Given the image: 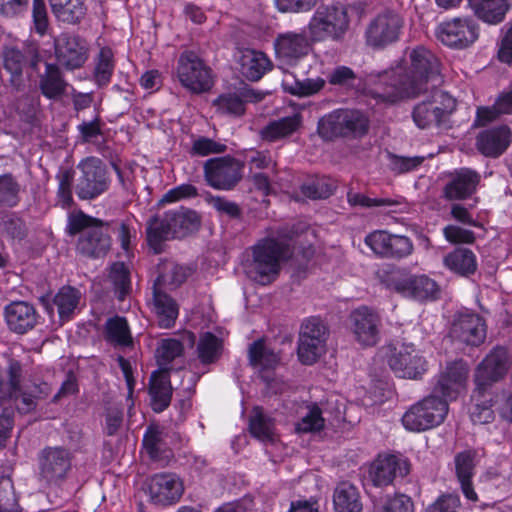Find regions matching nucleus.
Wrapping results in <instances>:
<instances>
[{"mask_svg":"<svg viewBox=\"0 0 512 512\" xmlns=\"http://www.w3.org/2000/svg\"><path fill=\"white\" fill-rule=\"evenodd\" d=\"M382 350L389 367L398 377L418 379L427 370V361L413 344L391 343Z\"/></svg>","mask_w":512,"mask_h":512,"instance_id":"9b49d317","label":"nucleus"},{"mask_svg":"<svg viewBox=\"0 0 512 512\" xmlns=\"http://www.w3.org/2000/svg\"><path fill=\"white\" fill-rule=\"evenodd\" d=\"M349 327L359 345L372 347L380 339L381 317L377 311L361 306L350 313Z\"/></svg>","mask_w":512,"mask_h":512,"instance_id":"a211bd4d","label":"nucleus"},{"mask_svg":"<svg viewBox=\"0 0 512 512\" xmlns=\"http://www.w3.org/2000/svg\"><path fill=\"white\" fill-rule=\"evenodd\" d=\"M325 419L322 417V411L317 405L310 407L307 415L297 424L299 432L319 431L324 427Z\"/></svg>","mask_w":512,"mask_h":512,"instance_id":"774afa93","label":"nucleus"},{"mask_svg":"<svg viewBox=\"0 0 512 512\" xmlns=\"http://www.w3.org/2000/svg\"><path fill=\"white\" fill-rule=\"evenodd\" d=\"M183 353V344L181 341L173 338H167L160 341L156 350L157 361L160 366L171 363L175 358Z\"/></svg>","mask_w":512,"mask_h":512,"instance_id":"bf43d9fd","label":"nucleus"},{"mask_svg":"<svg viewBox=\"0 0 512 512\" xmlns=\"http://www.w3.org/2000/svg\"><path fill=\"white\" fill-rule=\"evenodd\" d=\"M243 165L231 156L208 159L203 165L206 183L222 191L232 190L242 179Z\"/></svg>","mask_w":512,"mask_h":512,"instance_id":"dca6fc26","label":"nucleus"},{"mask_svg":"<svg viewBox=\"0 0 512 512\" xmlns=\"http://www.w3.org/2000/svg\"><path fill=\"white\" fill-rule=\"evenodd\" d=\"M409 460L396 454L379 455L370 469L371 481L375 486L385 487L398 478H404L410 472Z\"/></svg>","mask_w":512,"mask_h":512,"instance_id":"4be33fe9","label":"nucleus"},{"mask_svg":"<svg viewBox=\"0 0 512 512\" xmlns=\"http://www.w3.org/2000/svg\"><path fill=\"white\" fill-rule=\"evenodd\" d=\"M512 114V84L503 91L491 107H479L475 120L476 126H485L501 115Z\"/></svg>","mask_w":512,"mask_h":512,"instance_id":"79ce46f5","label":"nucleus"},{"mask_svg":"<svg viewBox=\"0 0 512 512\" xmlns=\"http://www.w3.org/2000/svg\"><path fill=\"white\" fill-rule=\"evenodd\" d=\"M295 231L287 226L271 230L250 248V256L243 263L246 276L260 284L270 285L279 277L282 264L293 255L291 244Z\"/></svg>","mask_w":512,"mask_h":512,"instance_id":"f03ea898","label":"nucleus"},{"mask_svg":"<svg viewBox=\"0 0 512 512\" xmlns=\"http://www.w3.org/2000/svg\"><path fill=\"white\" fill-rule=\"evenodd\" d=\"M475 15L482 21L496 25L501 23L509 10L507 0H468Z\"/></svg>","mask_w":512,"mask_h":512,"instance_id":"ea45409f","label":"nucleus"},{"mask_svg":"<svg viewBox=\"0 0 512 512\" xmlns=\"http://www.w3.org/2000/svg\"><path fill=\"white\" fill-rule=\"evenodd\" d=\"M166 212L175 238L186 237L200 228L201 216L192 209L180 207Z\"/></svg>","mask_w":512,"mask_h":512,"instance_id":"e433bc0d","label":"nucleus"},{"mask_svg":"<svg viewBox=\"0 0 512 512\" xmlns=\"http://www.w3.org/2000/svg\"><path fill=\"white\" fill-rule=\"evenodd\" d=\"M381 282L399 295L420 302L436 300L440 294V287L435 280L425 274H413L404 268L384 271Z\"/></svg>","mask_w":512,"mask_h":512,"instance_id":"20e7f679","label":"nucleus"},{"mask_svg":"<svg viewBox=\"0 0 512 512\" xmlns=\"http://www.w3.org/2000/svg\"><path fill=\"white\" fill-rule=\"evenodd\" d=\"M205 201L213 207L220 215L228 216L229 218H239L242 214L240 206L231 200L222 196H214L207 193Z\"/></svg>","mask_w":512,"mask_h":512,"instance_id":"680f3d73","label":"nucleus"},{"mask_svg":"<svg viewBox=\"0 0 512 512\" xmlns=\"http://www.w3.org/2000/svg\"><path fill=\"white\" fill-rule=\"evenodd\" d=\"M73 453L62 446H48L39 453V474L49 485L59 486L72 471Z\"/></svg>","mask_w":512,"mask_h":512,"instance_id":"2eb2a0df","label":"nucleus"},{"mask_svg":"<svg viewBox=\"0 0 512 512\" xmlns=\"http://www.w3.org/2000/svg\"><path fill=\"white\" fill-rule=\"evenodd\" d=\"M4 68L10 74V84L17 90L23 91L27 84L24 71L39 73V65L44 57L38 43L26 42L22 48H7L3 55Z\"/></svg>","mask_w":512,"mask_h":512,"instance_id":"423d86ee","label":"nucleus"},{"mask_svg":"<svg viewBox=\"0 0 512 512\" xmlns=\"http://www.w3.org/2000/svg\"><path fill=\"white\" fill-rule=\"evenodd\" d=\"M147 490L150 500L157 505H171L179 501L184 487L174 473H158L149 478Z\"/></svg>","mask_w":512,"mask_h":512,"instance_id":"5701e85b","label":"nucleus"},{"mask_svg":"<svg viewBox=\"0 0 512 512\" xmlns=\"http://www.w3.org/2000/svg\"><path fill=\"white\" fill-rule=\"evenodd\" d=\"M469 371L468 363L462 359L448 363L439 374L432 393L446 401L455 399L466 388Z\"/></svg>","mask_w":512,"mask_h":512,"instance_id":"412c9836","label":"nucleus"},{"mask_svg":"<svg viewBox=\"0 0 512 512\" xmlns=\"http://www.w3.org/2000/svg\"><path fill=\"white\" fill-rule=\"evenodd\" d=\"M404 26L403 17L392 10L376 15L365 30L366 44L374 49H383L398 41Z\"/></svg>","mask_w":512,"mask_h":512,"instance_id":"4468645a","label":"nucleus"},{"mask_svg":"<svg viewBox=\"0 0 512 512\" xmlns=\"http://www.w3.org/2000/svg\"><path fill=\"white\" fill-rule=\"evenodd\" d=\"M0 512H19V503L9 476L0 477Z\"/></svg>","mask_w":512,"mask_h":512,"instance_id":"13d9d810","label":"nucleus"},{"mask_svg":"<svg viewBox=\"0 0 512 512\" xmlns=\"http://www.w3.org/2000/svg\"><path fill=\"white\" fill-rule=\"evenodd\" d=\"M428 92V98L415 105L412 111L413 121L420 129L441 127L456 108L455 99L448 93L438 88Z\"/></svg>","mask_w":512,"mask_h":512,"instance_id":"0eeeda50","label":"nucleus"},{"mask_svg":"<svg viewBox=\"0 0 512 512\" xmlns=\"http://www.w3.org/2000/svg\"><path fill=\"white\" fill-rule=\"evenodd\" d=\"M24 374V365L15 358H9L6 366L7 380L4 379L7 398L12 397L19 390V387H22Z\"/></svg>","mask_w":512,"mask_h":512,"instance_id":"5fc2aeb1","label":"nucleus"},{"mask_svg":"<svg viewBox=\"0 0 512 512\" xmlns=\"http://www.w3.org/2000/svg\"><path fill=\"white\" fill-rule=\"evenodd\" d=\"M497 59L504 64H512V22H508L501 29L497 42Z\"/></svg>","mask_w":512,"mask_h":512,"instance_id":"69168bd1","label":"nucleus"},{"mask_svg":"<svg viewBox=\"0 0 512 512\" xmlns=\"http://www.w3.org/2000/svg\"><path fill=\"white\" fill-rule=\"evenodd\" d=\"M79 175L75 193L82 200H92L105 193L110 186L106 165L97 157H86L77 164Z\"/></svg>","mask_w":512,"mask_h":512,"instance_id":"1a4fd4ad","label":"nucleus"},{"mask_svg":"<svg viewBox=\"0 0 512 512\" xmlns=\"http://www.w3.org/2000/svg\"><path fill=\"white\" fill-rule=\"evenodd\" d=\"M109 277L119 293V299L123 300L130 287L129 272L124 263H113L110 268Z\"/></svg>","mask_w":512,"mask_h":512,"instance_id":"0e129e2a","label":"nucleus"},{"mask_svg":"<svg viewBox=\"0 0 512 512\" xmlns=\"http://www.w3.org/2000/svg\"><path fill=\"white\" fill-rule=\"evenodd\" d=\"M364 6L361 3H341L319 6L308 23V32L313 42L340 41L350 28L353 15L361 19Z\"/></svg>","mask_w":512,"mask_h":512,"instance_id":"7ed1b4c3","label":"nucleus"},{"mask_svg":"<svg viewBox=\"0 0 512 512\" xmlns=\"http://www.w3.org/2000/svg\"><path fill=\"white\" fill-rule=\"evenodd\" d=\"M512 131L507 125H500L481 131L476 137V147L485 157L497 158L510 146Z\"/></svg>","mask_w":512,"mask_h":512,"instance_id":"bb28decb","label":"nucleus"},{"mask_svg":"<svg viewBox=\"0 0 512 512\" xmlns=\"http://www.w3.org/2000/svg\"><path fill=\"white\" fill-rule=\"evenodd\" d=\"M157 276L152 290H175L181 286L190 275V270L173 260L161 259L156 267Z\"/></svg>","mask_w":512,"mask_h":512,"instance_id":"c85d7f7f","label":"nucleus"},{"mask_svg":"<svg viewBox=\"0 0 512 512\" xmlns=\"http://www.w3.org/2000/svg\"><path fill=\"white\" fill-rule=\"evenodd\" d=\"M152 311L160 328L175 326L179 315V305L166 291L152 290Z\"/></svg>","mask_w":512,"mask_h":512,"instance_id":"2f4dec72","label":"nucleus"},{"mask_svg":"<svg viewBox=\"0 0 512 512\" xmlns=\"http://www.w3.org/2000/svg\"><path fill=\"white\" fill-rule=\"evenodd\" d=\"M414 505L410 497L404 494H395L383 501L375 503L373 512H413Z\"/></svg>","mask_w":512,"mask_h":512,"instance_id":"4d7b16f0","label":"nucleus"},{"mask_svg":"<svg viewBox=\"0 0 512 512\" xmlns=\"http://www.w3.org/2000/svg\"><path fill=\"white\" fill-rule=\"evenodd\" d=\"M326 81L321 78H306L302 81L295 80L292 83L284 82L283 86L286 92L298 96L308 97L321 91L325 86Z\"/></svg>","mask_w":512,"mask_h":512,"instance_id":"864d4df0","label":"nucleus"},{"mask_svg":"<svg viewBox=\"0 0 512 512\" xmlns=\"http://www.w3.org/2000/svg\"><path fill=\"white\" fill-rule=\"evenodd\" d=\"M447 413L448 402L432 393L404 413L402 424L409 431L421 432L441 424Z\"/></svg>","mask_w":512,"mask_h":512,"instance_id":"6e6552de","label":"nucleus"},{"mask_svg":"<svg viewBox=\"0 0 512 512\" xmlns=\"http://www.w3.org/2000/svg\"><path fill=\"white\" fill-rule=\"evenodd\" d=\"M510 367V357L505 347H494L476 366L474 384L477 394L481 391L496 392V384L502 381Z\"/></svg>","mask_w":512,"mask_h":512,"instance_id":"f8f14e48","label":"nucleus"},{"mask_svg":"<svg viewBox=\"0 0 512 512\" xmlns=\"http://www.w3.org/2000/svg\"><path fill=\"white\" fill-rule=\"evenodd\" d=\"M424 156H400L396 154L389 155L390 168L397 174L408 173L419 168L424 162Z\"/></svg>","mask_w":512,"mask_h":512,"instance_id":"338daca9","label":"nucleus"},{"mask_svg":"<svg viewBox=\"0 0 512 512\" xmlns=\"http://www.w3.org/2000/svg\"><path fill=\"white\" fill-rule=\"evenodd\" d=\"M50 393L51 387L48 383L32 381L29 385L19 387V390L6 401H13L20 414H29L35 411L38 401L46 398Z\"/></svg>","mask_w":512,"mask_h":512,"instance_id":"c756f323","label":"nucleus"},{"mask_svg":"<svg viewBox=\"0 0 512 512\" xmlns=\"http://www.w3.org/2000/svg\"><path fill=\"white\" fill-rule=\"evenodd\" d=\"M335 512H362L363 504L358 488L348 481L337 484L333 492Z\"/></svg>","mask_w":512,"mask_h":512,"instance_id":"4c0bfd02","label":"nucleus"},{"mask_svg":"<svg viewBox=\"0 0 512 512\" xmlns=\"http://www.w3.org/2000/svg\"><path fill=\"white\" fill-rule=\"evenodd\" d=\"M38 87L43 96L50 100L61 98L67 89L68 83L60 66L54 63H45V70L39 73Z\"/></svg>","mask_w":512,"mask_h":512,"instance_id":"473e14b6","label":"nucleus"},{"mask_svg":"<svg viewBox=\"0 0 512 512\" xmlns=\"http://www.w3.org/2000/svg\"><path fill=\"white\" fill-rule=\"evenodd\" d=\"M146 236L149 247L155 254L164 251V243L175 238L167 212L151 217L146 226Z\"/></svg>","mask_w":512,"mask_h":512,"instance_id":"72a5a7b5","label":"nucleus"},{"mask_svg":"<svg viewBox=\"0 0 512 512\" xmlns=\"http://www.w3.org/2000/svg\"><path fill=\"white\" fill-rule=\"evenodd\" d=\"M93 66L92 79L94 83L99 88L107 86L115 70L113 50L108 46L101 47L93 58Z\"/></svg>","mask_w":512,"mask_h":512,"instance_id":"37998d69","label":"nucleus"},{"mask_svg":"<svg viewBox=\"0 0 512 512\" xmlns=\"http://www.w3.org/2000/svg\"><path fill=\"white\" fill-rule=\"evenodd\" d=\"M176 72L181 85L194 94L207 92L213 86L211 68L192 51L180 55Z\"/></svg>","mask_w":512,"mask_h":512,"instance_id":"ddd939ff","label":"nucleus"},{"mask_svg":"<svg viewBox=\"0 0 512 512\" xmlns=\"http://www.w3.org/2000/svg\"><path fill=\"white\" fill-rule=\"evenodd\" d=\"M438 38L449 47L464 48L476 41L478 30L473 20L454 18L440 25Z\"/></svg>","mask_w":512,"mask_h":512,"instance_id":"393cba45","label":"nucleus"},{"mask_svg":"<svg viewBox=\"0 0 512 512\" xmlns=\"http://www.w3.org/2000/svg\"><path fill=\"white\" fill-rule=\"evenodd\" d=\"M143 447L152 460L160 461L166 451L164 429L158 425L148 426L143 436Z\"/></svg>","mask_w":512,"mask_h":512,"instance_id":"3c124183","label":"nucleus"},{"mask_svg":"<svg viewBox=\"0 0 512 512\" xmlns=\"http://www.w3.org/2000/svg\"><path fill=\"white\" fill-rule=\"evenodd\" d=\"M222 341L211 332L200 335L197 343V355L202 364L216 362L222 352Z\"/></svg>","mask_w":512,"mask_h":512,"instance_id":"09e8293b","label":"nucleus"},{"mask_svg":"<svg viewBox=\"0 0 512 512\" xmlns=\"http://www.w3.org/2000/svg\"><path fill=\"white\" fill-rule=\"evenodd\" d=\"M410 62L404 71L370 73V96L378 102L394 104L428 93L442 82L439 60L428 49L422 46L413 49Z\"/></svg>","mask_w":512,"mask_h":512,"instance_id":"f257e3e1","label":"nucleus"},{"mask_svg":"<svg viewBox=\"0 0 512 512\" xmlns=\"http://www.w3.org/2000/svg\"><path fill=\"white\" fill-rule=\"evenodd\" d=\"M497 392L481 391L477 394V388H474L471 399L473 402L470 417L474 424H486L494 419L493 407L499 401Z\"/></svg>","mask_w":512,"mask_h":512,"instance_id":"58836bf2","label":"nucleus"},{"mask_svg":"<svg viewBox=\"0 0 512 512\" xmlns=\"http://www.w3.org/2000/svg\"><path fill=\"white\" fill-rule=\"evenodd\" d=\"M480 179V174L472 169L456 170L444 187V196L448 200L466 199L475 193Z\"/></svg>","mask_w":512,"mask_h":512,"instance_id":"cd10ccee","label":"nucleus"},{"mask_svg":"<svg viewBox=\"0 0 512 512\" xmlns=\"http://www.w3.org/2000/svg\"><path fill=\"white\" fill-rule=\"evenodd\" d=\"M414 246L410 238L391 234L386 258L402 259L413 253Z\"/></svg>","mask_w":512,"mask_h":512,"instance_id":"052dcab7","label":"nucleus"},{"mask_svg":"<svg viewBox=\"0 0 512 512\" xmlns=\"http://www.w3.org/2000/svg\"><path fill=\"white\" fill-rule=\"evenodd\" d=\"M172 390L169 369L161 368L152 373L150 377L149 394L151 397V406L155 412L160 413L170 405Z\"/></svg>","mask_w":512,"mask_h":512,"instance_id":"7c9ffc66","label":"nucleus"},{"mask_svg":"<svg viewBox=\"0 0 512 512\" xmlns=\"http://www.w3.org/2000/svg\"><path fill=\"white\" fill-rule=\"evenodd\" d=\"M301 123V115L295 113L291 116L283 117L279 120L269 122L260 131V136L263 140L275 142L292 135L299 129Z\"/></svg>","mask_w":512,"mask_h":512,"instance_id":"a19ab883","label":"nucleus"},{"mask_svg":"<svg viewBox=\"0 0 512 512\" xmlns=\"http://www.w3.org/2000/svg\"><path fill=\"white\" fill-rule=\"evenodd\" d=\"M106 340L114 345L129 346L132 344L130 329L125 318L115 316L105 323Z\"/></svg>","mask_w":512,"mask_h":512,"instance_id":"8fccbe9b","label":"nucleus"},{"mask_svg":"<svg viewBox=\"0 0 512 512\" xmlns=\"http://www.w3.org/2000/svg\"><path fill=\"white\" fill-rule=\"evenodd\" d=\"M249 430L253 437L262 442H273L275 439L274 421L260 407H255L252 411Z\"/></svg>","mask_w":512,"mask_h":512,"instance_id":"de8ad7c7","label":"nucleus"},{"mask_svg":"<svg viewBox=\"0 0 512 512\" xmlns=\"http://www.w3.org/2000/svg\"><path fill=\"white\" fill-rule=\"evenodd\" d=\"M369 129L367 116L355 109H337L318 121V134L324 140L360 138Z\"/></svg>","mask_w":512,"mask_h":512,"instance_id":"39448f33","label":"nucleus"},{"mask_svg":"<svg viewBox=\"0 0 512 512\" xmlns=\"http://www.w3.org/2000/svg\"><path fill=\"white\" fill-rule=\"evenodd\" d=\"M3 315L8 329L18 335H24L33 330L40 319L36 307L24 300H16L7 304L4 307Z\"/></svg>","mask_w":512,"mask_h":512,"instance_id":"b1692460","label":"nucleus"},{"mask_svg":"<svg viewBox=\"0 0 512 512\" xmlns=\"http://www.w3.org/2000/svg\"><path fill=\"white\" fill-rule=\"evenodd\" d=\"M475 462L474 453L463 451L455 456V470L461 491L465 498L471 502L478 501V495L472 484Z\"/></svg>","mask_w":512,"mask_h":512,"instance_id":"f704fd0d","label":"nucleus"},{"mask_svg":"<svg viewBox=\"0 0 512 512\" xmlns=\"http://www.w3.org/2000/svg\"><path fill=\"white\" fill-rule=\"evenodd\" d=\"M311 38L304 32L287 31L279 33L274 39L276 59L285 65L294 66L308 55Z\"/></svg>","mask_w":512,"mask_h":512,"instance_id":"6ab92c4d","label":"nucleus"},{"mask_svg":"<svg viewBox=\"0 0 512 512\" xmlns=\"http://www.w3.org/2000/svg\"><path fill=\"white\" fill-rule=\"evenodd\" d=\"M19 185L11 174L0 176V205L14 206L18 201Z\"/></svg>","mask_w":512,"mask_h":512,"instance_id":"e2e57ef3","label":"nucleus"},{"mask_svg":"<svg viewBox=\"0 0 512 512\" xmlns=\"http://www.w3.org/2000/svg\"><path fill=\"white\" fill-rule=\"evenodd\" d=\"M109 223L93 225L85 229L77 241V251L90 258H103L111 249L112 239L109 234Z\"/></svg>","mask_w":512,"mask_h":512,"instance_id":"a878e982","label":"nucleus"},{"mask_svg":"<svg viewBox=\"0 0 512 512\" xmlns=\"http://www.w3.org/2000/svg\"><path fill=\"white\" fill-rule=\"evenodd\" d=\"M54 53L58 66L73 71L87 62L89 44L78 35L62 33L54 40Z\"/></svg>","mask_w":512,"mask_h":512,"instance_id":"f3484780","label":"nucleus"},{"mask_svg":"<svg viewBox=\"0 0 512 512\" xmlns=\"http://www.w3.org/2000/svg\"><path fill=\"white\" fill-rule=\"evenodd\" d=\"M335 188L336 185L331 179L319 178L309 183L303 184L301 187V192L303 195L310 199L319 200L330 197L333 194Z\"/></svg>","mask_w":512,"mask_h":512,"instance_id":"6e6d98bb","label":"nucleus"},{"mask_svg":"<svg viewBox=\"0 0 512 512\" xmlns=\"http://www.w3.org/2000/svg\"><path fill=\"white\" fill-rule=\"evenodd\" d=\"M443 265L450 271L469 276L477 269L475 254L467 248H456L443 258Z\"/></svg>","mask_w":512,"mask_h":512,"instance_id":"a18cd8bd","label":"nucleus"},{"mask_svg":"<svg viewBox=\"0 0 512 512\" xmlns=\"http://www.w3.org/2000/svg\"><path fill=\"white\" fill-rule=\"evenodd\" d=\"M329 329L318 317L305 319L300 327L297 355L304 365H312L326 353Z\"/></svg>","mask_w":512,"mask_h":512,"instance_id":"9d476101","label":"nucleus"},{"mask_svg":"<svg viewBox=\"0 0 512 512\" xmlns=\"http://www.w3.org/2000/svg\"><path fill=\"white\" fill-rule=\"evenodd\" d=\"M249 360L255 367L274 368L280 361L277 353L268 348L263 340L253 342L249 347Z\"/></svg>","mask_w":512,"mask_h":512,"instance_id":"603ef678","label":"nucleus"},{"mask_svg":"<svg viewBox=\"0 0 512 512\" xmlns=\"http://www.w3.org/2000/svg\"><path fill=\"white\" fill-rule=\"evenodd\" d=\"M449 335L455 342L470 347H478L486 339V321L478 314H459L451 325Z\"/></svg>","mask_w":512,"mask_h":512,"instance_id":"aec40b11","label":"nucleus"},{"mask_svg":"<svg viewBox=\"0 0 512 512\" xmlns=\"http://www.w3.org/2000/svg\"><path fill=\"white\" fill-rule=\"evenodd\" d=\"M82 294L79 289L72 286H63L53 298V304L57 307L59 317L67 321L78 308Z\"/></svg>","mask_w":512,"mask_h":512,"instance_id":"49530a36","label":"nucleus"},{"mask_svg":"<svg viewBox=\"0 0 512 512\" xmlns=\"http://www.w3.org/2000/svg\"><path fill=\"white\" fill-rule=\"evenodd\" d=\"M262 99V93L246 89L243 91V98L236 94H222L216 98L212 104L216 108L217 113L237 117L244 114V101L257 102Z\"/></svg>","mask_w":512,"mask_h":512,"instance_id":"c9c22d12","label":"nucleus"},{"mask_svg":"<svg viewBox=\"0 0 512 512\" xmlns=\"http://www.w3.org/2000/svg\"><path fill=\"white\" fill-rule=\"evenodd\" d=\"M241 73L248 80L258 81L270 69L271 62L268 57L260 51L245 50L239 60Z\"/></svg>","mask_w":512,"mask_h":512,"instance_id":"c03bdc74","label":"nucleus"}]
</instances>
